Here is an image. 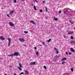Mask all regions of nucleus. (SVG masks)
<instances>
[{"instance_id":"nucleus-1","label":"nucleus","mask_w":75,"mask_h":75,"mask_svg":"<svg viewBox=\"0 0 75 75\" xmlns=\"http://www.w3.org/2000/svg\"><path fill=\"white\" fill-rule=\"evenodd\" d=\"M8 47H9L10 45V43H11V39L10 38H8Z\"/></svg>"},{"instance_id":"nucleus-2","label":"nucleus","mask_w":75,"mask_h":75,"mask_svg":"<svg viewBox=\"0 0 75 75\" xmlns=\"http://www.w3.org/2000/svg\"><path fill=\"white\" fill-rule=\"evenodd\" d=\"M19 40L21 42H24V41H25V40H24V39L23 38H20L19 39Z\"/></svg>"},{"instance_id":"nucleus-3","label":"nucleus","mask_w":75,"mask_h":75,"mask_svg":"<svg viewBox=\"0 0 75 75\" xmlns=\"http://www.w3.org/2000/svg\"><path fill=\"white\" fill-rule=\"evenodd\" d=\"M36 64V62H31L30 64L29 65H35Z\"/></svg>"},{"instance_id":"nucleus-4","label":"nucleus","mask_w":75,"mask_h":75,"mask_svg":"<svg viewBox=\"0 0 75 75\" xmlns=\"http://www.w3.org/2000/svg\"><path fill=\"white\" fill-rule=\"evenodd\" d=\"M19 55V54L17 52H15L13 54L14 56H18Z\"/></svg>"},{"instance_id":"nucleus-5","label":"nucleus","mask_w":75,"mask_h":75,"mask_svg":"<svg viewBox=\"0 0 75 75\" xmlns=\"http://www.w3.org/2000/svg\"><path fill=\"white\" fill-rule=\"evenodd\" d=\"M9 25H10L11 27H13V26H14V24H13V23L10 22L9 23Z\"/></svg>"},{"instance_id":"nucleus-6","label":"nucleus","mask_w":75,"mask_h":75,"mask_svg":"<svg viewBox=\"0 0 75 75\" xmlns=\"http://www.w3.org/2000/svg\"><path fill=\"white\" fill-rule=\"evenodd\" d=\"M0 40H5V38L3 37L2 36H0Z\"/></svg>"},{"instance_id":"nucleus-7","label":"nucleus","mask_w":75,"mask_h":75,"mask_svg":"<svg viewBox=\"0 0 75 75\" xmlns=\"http://www.w3.org/2000/svg\"><path fill=\"white\" fill-rule=\"evenodd\" d=\"M65 60H67V58L64 57L61 60V61H65Z\"/></svg>"},{"instance_id":"nucleus-8","label":"nucleus","mask_w":75,"mask_h":75,"mask_svg":"<svg viewBox=\"0 0 75 75\" xmlns=\"http://www.w3.org/2000/svg\"><path fill=\"white\" fill-rule=\"evenodd\" d=\"M70 50L72 52H75V50H74V49L73 48H71L70 49Z\"/></svg>"},{"instance_id":"nucleus-9","label":"nucleus","mask_w":75,"mask_h":75,"mask_svg":"<svg viewBox=\"0 0 75 75\" xmlns=\"http://www.w3.org/2000/svg\"><path fill=\"white\" fill-rule=\"evenodd\" d=\"M70 44H75V41H71L70 42Z\"/></svg>"},{"instance_id":"nucleus-10","label":"nucleus","mask_w":75,"mask_h":75,"mask_svg":"<svg viewBox=\"0 0 75 75\" xmlns=\"http://www.w3.org/2000/svg\"><path fill=\"white\" fill-rule=\"evenodd\" d=\"M8 57H13L14 56V54H11L8 55Z\"/></svg>"},{"instance_id":"nucleus-11","label":"nucleus","mask_w":75,"mask_h":75,"mask_svg":"<svg viewBox=\"0 0 75 75\" xmlns=\"http://www.w3.org/2000/svg\"><path fill=\"white\" fill-rule=\"evenodd\" d=\"M69 22L70 23H71V24H74V22L71 20H69Z\"/></svg>"},{"instance_id":"nucleus-12","label":"nucleus","mask_w":75,"mask_h":75,"mask_svg":"<svg viewBox=\"0 0 75 75\" xmlns=\"http://www.w3.org/2000/svg\"><path fill=\"white\" fill-rule=\"evenodd\" d=\"M14 11H9V12L10 14H13Z\"/></svg>"},{"instance_id":"nucleus-13","label":"nucleus","mask_w":75,"mask_h":75,"mask_svg":"<svg viewBox=\"0 0 75 75\" xmlns=\"http://www.w3.org/2000/svg\"><path fill=\"white\" fill-rule=\"evenodd\" d=\"M57 58H58V56L56 55L54 57V59H57Z\"/></svg>"},{"instance_id":"nucleus-14","label":"nucleus","mask_w":75,"mask_h":75,"mask_svg":"<svg viewBox=\"0 0 75 75\" xmlns=\"http://www.w3.org/2000/svg\"><path fill=\"white\" fill-rule=\"evenodd\" d=\"M31 23L33 24L34 25L35 24V23L33 21H30Z\"/></svg>"},{"instance_id":"nucleus-15","label":"nucleus","mask_w":75,"mask_h":75,"mask_svg":"<svg viewBox=\"0 0 75 75\" xmlns=\"http://www.w3.org/2000/svg\"><path fill=\"white\" fill-rule=\"evenodd\" d=\"M18 68L19 69V70H20V71H22V69L21 68V67H18Z\"/></svg>"},{"instance_id":"nucleus-16","label":"nucleus","mask_w":75,"mask_h":75,"mask_svg":"<svg viewBox=\"0 0 75 75\" xmlns=\"http://www.w3.org/2000/svg\"><path fill=\"white\" fill-rule=\"evenodd\" d=\"M68 34H73V33L71 31H69L68 33Z\"/></svg>"},{"instance_id":"nucleus-17","label":"nucleus","mask_w":75,"mask_h":75,"mask_svg":"<svg viewBox=\"0 0 75 75\" xmlns=\"http://www.w3.org/2000/svg\"><path fill=\"white\" fill-rule=\"evenodd\" d=\"M36 55H38V56L39 55V53H38V51L36 52Z\"/></svg>"},{"instance_id":"nucleus-18","label":"nucleus","mask_w":75,"mask_h":75,"mask_svg":"<svg viewBox=\"0 0 75 75\" xmlns=\"http://www.w3.org/2000/svg\"><path fill=\"white\" fill-rule=\"evenodd\" d=\"M42 44H43V45H44V46H45V47H46V45L45 44V43H44V42H42Z\"/></svg>"},{"instance_id":"nucleus-19","label":"nucleus","mask_w":75,"mask_h":75,"mask_svg":"<svg viewBox=\"0 0 75 75\" xmlns=\"http://www.w3.org/2000/svg\"><path fill=\"white\" fill-rule=\"evenodd\" d=\"M50 41H51V39H50L47 41V42H50Z\"/></svg>"},{"instance_id":"nucleus-20","label":"nucleus","mask_w":75,"mask_h":75,"mask_svg":"<svg viewBox=\"0 0 75 75\" xmlns=\"http://www.w3.org/2000/svg\"><path fill=\"white\" fill-rule=\"evenodd\" d=\"M28 71L27 70H26L25 71V74H28Z\"/></svg>"},{"instance_id":"nucleus-21","label":"nucleus","mask_w":75,"mask_h":75,"mask_svg":"<svg viewBox=\"0 0 75 75\" xmlns=\"http://www.w3.org/2000/svg\"><path fill=\"white\" fill-rule=\"evenodd\" d=\"M54 20L55 21H57L58 20V18H54Z\"/></svg>"},{"instance_id":"nucleus-22","label":"nucleus","mask_w":75,"mask_h":75,"mask_svg":"<svg viewBox=\"0 0 75 75\" xmlns=\"http://www.w3.org/2000/svg\"><path fill=\"white\" fill-rule=\"evenodd\" d=\"M34 8L35 10H36V7H35V6L34 5Z\"/></svg>"},{"instance_id":"nucleus-23","label":"nucleus","mask_w":75,"mask_h":75,"mask_svg":"<svg viewBox=\"0 0 75 75\" xmlns=\"http://www.w3.org/2000/svg\"><path fill=\"white\" fill-rule=\"evenodd\" d=\"M63 37H64V38H67V37H68L67 36H66L65 35L63 36Z\"/></svg>"},{"instance_id":"nucleus-24","label":"nucleus","mask_w":75,"mask_h":75,"mask_svg":"<svg viewBox=\"0 0 75 75\" xmlns=\"http://www.w3.org/2000/svg\"><path fill=\"white\" fill-rule=\"evenodd\" d=\"M65 62L64 61H63L62 62V64H63V65H64V64H65Z\"/></svg>"},{"instance_id":"nucleus-25","label":"nucleus","mask_w":75,"mask_h":75,"mask_svg":"<svg viewBox=\"0 0 75 75\" xmlns=\"http://www.w3.org/2000/svg\"><path fill=\"white\" fill-rule=\"evenodd\" d=\"M43 67L44 68H45V69H47V67H46V66H44Z\"/></svg>"},{"instance_id":"nucleus-26","label":"nucleus","mask_w":75,"mask_h":75,"mask_svg":"<svg viewBox=\"0 0 75 75\" xmlns=\"http://www.w3.org/2000/svg\"><path fill=\"white\" fill-rule=\"evenodd\" d=\"M24 33H25V34H27V33H28V32L26 31H24Z\"/></svg>"},{"instance_id":"nucleus-27","label":"nucleus","mask_w":75,"mask_h":75,"mask_svg":"<svg viewBox=\"0 0 75 75\" xmlns=\"http://www.w3.org/2000/svg\"><path fill=\"white\" fill-rule=\"evenodd\" d=\"M71 72H73V71H74V69H73V68L71 69Z\"/></svg>"},{"instance_id":"nucleus-28","label":"nucleus","mask_w":75,"mask_h":75,"mask_svg":"<svg viewBox=\"0 0 75 75\" xmlns=\"http://www.w3.org/2000/svg\"><path fill=\"white\" fill-rule=\"evenodd\" d=\"M71 39L72 40H73V39H74V37H73V36H71Z\"/></svg>"},{"instance_id":"nucleus-29","label":"nucleus","mask_w":75,"mask_h":75,"mask_svg":"<svg viewBox=\"0 0 75 75\" xmlns=\"http://www.w3.org/2000/svg\"><path fill=\"white\" fill-rule=\"evenodd\" d=\"M19 65L20 66V67H21V68H22V66H21V64H20L19 63Z\"/></svg>"},{"instance_id":"nucleus-30","label":"nucleus","mask_w":75,"mask_h":75,"mask_svg":"<svg viewBox=\"0 0 75 75\" xmlns=\"http://www.w3.org/2000/svg\"><path fill=\"white\" fill-rule=\"evenodd\" d=\"M45 8L46 9V11H48V9H47V7H45Z\"/></svg>"},{"instance_id":"nucleus-31","label":"nucleus","mask_w":75,"mask_h":75,"mask_svg":"<svg viewBox=\"0 0 75 75\" xmlns=\"http://www.w3.org/2000/svg\"><path fill=\"white\" fill-rule=\"evenodd\" d=\"M56 54H58V53H59V52L58 50H57V51H56Z\"/></svg>"},{"instance_id":"nucleus-32","label":"nucleus","mask_w":75,"mask_h":75,"mask_svg":"<svg viewBox=\"0 0 75 75\" xmlns=\"http://www.w3.org/2000/svg\"><path fill=\"white\" fill-rule=\"evenodd\" d=\"M40 12L41 13H42V9H40Z\"/></svg>"},{"instance_id":"nucleus-33","label":"nucleus","mask_w":75,"mask_h":75,"mask_svg":"<svg viewBox=\"0 0 75 75\" xmlns=\"http://www.w3.org/2000/svg\"><path fill=\"white\" fill-rule=\"evenodd\" d=\"M54 50H55L56 51H57L58 50L55 47L54 48Z\"/></svg>"},{"instance_id":"nucleus-34","label":"nucleus","mask_w":75,"mask_h":75,"mask_svg":"<svg viewBox=\"0 0 75 75\" xmlns=\"http://www.w3.org/2000/svg\"><path fill=\"white\" fill-rule=\"evenodd\" d=\"M22 74H24V73L23 72H21L20 73V75H22Z\"/></svg>"},{"instance_id":"nucleus-35","label":"nucleus","mask_w":75,"mask_h":75,"mask_svg":"<svg viewBox=\"0 0 75 75\" xmlns=\"http://www.w3.org/2000/svg\"><path fill=\"white\" fill-rule=\"evenodd\" d=\"M13 1H14V2L15 3H16L17 2V1H16V0H14Z\"/></svg>"},{"instance_id":"nucleus-36","label":"nucleus","mask_w":75,"mask_h":75,"mask_svg":"<svg viewBox=\"0 0 75 75\" xmlns=\"http://www.w3.org/2000/svg\"><path fill=\"white\" fill-rule=\"evenodd\" d=\"M61 13V10L59 11V14H60V13Z\"/></svg>"},{"instance_id":"nucleus-37","label":"nucleus","mask_w":75,"mask_h":75,"mask_svg":"<svg viewBox=\"0 0 75 75\" xmlns=\"http://www.w3.org/2000/svg\"><path fill=\"white\" fill-rule=\"evenodd\" d=\"M6 15H7V16L8 17H10V16H9V15L7 14H6Z\"/></svg>"},{"instance_id":"nucleus-38","label":"nucleus","mask_w":75,"mask_h":75,"mask_svg":"<svg viewBox=\"0 0 75 75\" xmlns=\"http://www.w3.org/2000/svg\"><path fill=\"white\" fill-rule=\"evenodd\" d=\"M66 55H68V52H66Z\"/></svg>"},{"instance_id":"nucleus-39","label":"nucleus","mask_w":75,"mask_h":75,"mask_svg":"<svg viewBox=\"0 0 75 75\" xmlns=\"http://www.w3.org/2000/svg\"><path fill=\"white\" fill-rule=\"evenodd\" d=\"M31 6H34V4H31Z\"/></svg>"},{"instance_id":"nucleus-40","label":"nucleus","mask_w":75,"mask_h":75,"mask_svg":"<svg viewBox=\"0 0 75 75\" xmlns=\"http://www.w3.org/2000/svg\"><path fill=\"white\" fill-rule=\"evenodd\" d=\"M69 55H71V52H69Z\"/></svg>"},{"instance_id":"nucleus-41","label":"nucleus","mask_w":75,"mask_h":75,"mask_svg":"<svg viewBox=\"0 0 75 75\" xmlns=\"http://www.w3.org/2000/svg\"><path fill=\"white\" fill-rule=\"evenodd\" d=\"M34 49L35 50H37V48L36 47H34Z\"/></svg>"},{"instance_id":"nucleus-42","label":"nucleus","mask_w":75,"mask_h":75,"mask_svg":"<svg viewBox=\"0 0 75 75\" xmlns=\"http://www.w3.org/2000/svg\"><path fill=\"white\" fill-rule=\"evenodd\" d=\"M21 1H24V0H21Z\"/></svg>"},{"instance_id":"nucleus-43","label":"nucleus","mask_w":75,"mask_h":75,"mask_svg":"<svg viewBox=\"0 0 75 75\" xmlns=\"http://www.w3.org/2000/svg\"><path fill=\"white\" fill-rule=\"evenodd\" d=\"M43 3H45V1H43Z\"/></svg>"},{"instance_id":"nucleus-44","label":"nucleus","mask_w":75,"mask_h":75,"mask_svg":"<svg viewBox=\"0 0 75 75\" xmlns=\"http://www.w3.org/2000/svg\"><path fill=\"white\" fill-rule=\"evenodd\" d=\"M66 13H65V11H64V14H65Z\"/></svg>"},{"instance_id":"nucleus-45","label":"nucleus","mask_w":75,"mask_h":75,"mask_svg":"<svg viewBox=\"0 0 75 75\" xmlns=\"http://www.w3.org/2000/svg\"><path fill=\"white\" fill-rule=\"evenodd\" d=\"M37 3H38V1H35Z\"/></svg>"},{"instance_id":"nucleus-46","label":"nucleus","mask_w":75,"mask_h":75,"mask_svg":"<svg viewBox=\"0 0 75 75\" xmlns=\"http://www.w3.org/2000/svg\"><path fill=\"white\" fill-rule=\"evenodd\" d=\"M14 75H17V74H16L15 73H14Z\"/></svg>"},{"instance_id":"nucleus-47","label":"nucleus","mask_w":75,"mask_h":75,"mask_svg":"<svg viewBox=\"0 0 75 75\" xmlns=\"http://www.w3.org/2000/svg\"><path fill=\"white\" fill-rule=\"evenodd\" d=\"M7 74H4V75H7Z\"/></svg>"},{"instance_id":"nucleus-48","label":"nucleus","mask_w":75,"mask_h":75,"mask_svg":"<svg viewBox=\"0 0 75 75\" xmlns=\"http://www.w3.org/2000/svg\"><path fill=\"white\" fill-rule=\"evenodd\" d=\"M40 46H41V45H40Z\"/></svg>"},{"instance_id":"nucleus-49","label":"nucleus","mask_w":75,"mask_h":75,"mask_svg":"<svg viewBox=\"0 0 75 75\" xmlns=\"http://www.w3.org/2000/svg\"><path fill=\"white\" fill-rule=\"evenodd\" d=\"M74 64H75V62H74Z\"/></svg>"}]
</instances>
